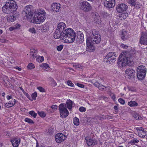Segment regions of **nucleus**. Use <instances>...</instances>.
Returning a JSON list of instances; mask_svg holds the SVG:
<instances>
[{"mask_svg": "<svg viewBox=\"0 0 147 147\" xmlns=\"http://www.w3.org/2000/svg\"><path fill=\"white\" fill-rule=\"evenodd\" d=\"M135 57V54L131 53H122L119 55L117 63L119 67H123L127 64L129 66L134 64L133 60Z\"/></svg>", "mask_w": 147, "mask_h": 147, "instance_id": "nucleus-1", "label": "nucleus"}, {"mask_svg": "<svg viewBox=\"0 0 147 147\" xmlns=\"http://www.w3.org/2000/svg\"><path fill=\"white\" fill-rule=\"evenodd\" d=\"M86 40L92 42L93 44L99 43L101 41L99 32L95 29L91 31L87 30L86 32Z\"/></svg>", "mask_w": 147, "mask_h": 147, "instance_id": "nucleus-2", "label": "nucleus"}, {"mask_svg": "<svg viewBox=\"0 0 147 147\" xmlns=\"http://www.w3.org/2000/svg\"><path fill=\"white\" fill-rule=\"evenodd\" d=\"M76 37V34L74 31L71 28L66 29L62 34L61 38L64 40V42L67 43L73 42Z\"/></svg>", "mask_w": 147, "mask_h": 147, "instance_id": "nucleus-3", "label": "nucleus"}, {"mask_svg": "<svg viewBox=\"0 0 147 147\" xmlns=\"http://www.w3.org/2000/svg\"><path fill=\"white\" fill-rule=\"evenodd\" d=\"M17 7L16 3L13 0H10L2 7V10L5 13H10L15 11Z\"/></svg>", "mask_w": 147, "mask_h": 147, "instance_id": "nucleus-4", "label": "nucleus"}, {"mask_svg": "<svg viewBox=\"0 0 147 147\" xmlns=\"http://www.w3.org/2000/svg\"><path fill=\"white\" fill-rule=\"evenodd\" d=\"M41 12H38L35 13L33 20V23L37 24L42 23L46 19V13L45 11L40 10Z\"/></svg>", "mask_w": 147, "mask_h": 147, "instance_id": "nucleus-5", "label": "nucleus"}, {"mask_svg": "<svg viewBox=\"0 0 147 147\" xmlns=\"http://www.w3.org/2000/svg\"><path fill=\"white\" fill-rule=\"evenodd\" d=\"M66 27L65 24L63 22H60L58 25L57 28L54 34V37L55 39L61 38L62 34L65 30L64 29Z\"/></svg>", "mask_w": 147, "mask_h": 147, "instance_id": "nucleus-6", "label": "nucleus"}, {"mask_svg": "<svg viewBox=\"0 0 147 147\" xmlns=\"http://www.w3.org/2000/svg\"><path fill=\"white\" fill-rule=\"evenodd\" d=\"M137 71L138 78L140 80H143L145 77L146 73L145 67L142 65L139 66L137 68Z\"/></svg>", "mask_w": 147, "mask_h": 147, "instance_id": "nucleus-7", "label": "nucleus"}, {"mask_svg": "<svg viewBox=\"0 0 147 147\" xmlns=\"http://www.w3.org/2000/svg\"><path fill=\"white\" fill-rule=\"evenodd\" d=\"M60 117L62 118H65L68 115L69 113L66 109L65 103L61 104L59 106Z\"/></svg>", "mask_w": 147, "mask_h": 147, "instance_id": "nucleus-8", "label": "nucleus"}, {"mask_svg": "<svg viewBox=\"0 0 147 147\" xmlns=\"http://www.w3.org/2000/svg\"><path fill=\"white\" fill-rule=\"evenodd\" d=\"M114 53L110 52L108 53L104 58V61L109 64L114 63L116 59V56Z\"/></svg>", "mask_w": 147, "mask_h": 147, "instance_id": "nucleus-9", "label": "nucleus"}, {"mask_svg": "<svg viewBox=\"0 0 147 147\" xmlns=\"http://www.w3.org/2000/svg\"><path fill=\"white\" fill-rule=\"evenodd\" d=\"M32 8V6L31 5L26 6L22 12V16L27 18H30L33 15Z\"/></svg>", "mask_w": 147, "mask_h": 147, "instance_id": "nucleus-10", "label": "nucleus"}, {"mask_svg": "<svg viewBox=\"0 0 147 147\" xmlns=\"http://www.w3.org/2000/svg\"><path fill=\"white\" fill-rule=\"evenodd\" d=\"M125 72L126 77L129 79L134 80L136 78L135 71L132 69H127L125 71Z\"/></svg>", "mask_w": 147, "mask_h": 147, "instance_id": "nucleus-11", "label": "nucleus"}, {"mask_svg": "<svg viewBox=\"0 0 147 147\" xmlns=\"http://www.w3.org/2000/svg\"><path fill=\"white\" fill-rule=\"evenodd\" d=\"M80 8L86 11H89L91 8L89 3L87 1H81L80 2Z\"/></svg>", "mask_w": 147, "mask_h": 147, "instance_id": "nucleus-12", "label": "nucleus"}, {"mask_svg": "<svg viewBox=\"0 0 147 147\" xmlns=\"http://www.w3.org/2000/svg\"><path fill=\"white\" fill-rule=\"evenodd\" d=\"M115 0H105L104 1V4L105 6L108 8L113 7L115 5Z\"/></svg>", "mask_w": 147, "mask_h": 147, "instance_id": "nucleus-13", "label": "nucleus"}, {"mask_svg": "<svg viewBox=\"0 0 147 147\" xmlns=\"http://www.w3.org/2000/svg\"><path fill=\"white\" fill-rule=\"evenodd\" d=\"M139 42L141 44L147 45V32L146 31L142 32Z\"/></svg>", "mask_w": 147, "mask_h": 147, "instance_id": "nucleus-14", "label": "nucleus"}, {"mask_svg": "<svg viewBox=\"0 0 147 147\" xmlns=\"http://www.w3.org/2000/svg\"><path fill=\"white\" fill-rule=\"evenodd\" d=\"M127 8L128 6L126 5L124 3H121L117 5L116 9L118 12L121 13L126 11Z\"/></svg>", "mask_w": 147, "mask_h": 147, "instance_id": "nucleus-15", "label": "nucleus"}, {"mask_svg": "<svg viewBox=\"0 0 147 147\" xmlns=\"http://www.w3.org/2000/svg\"><path fill=\"white\" fill-rule=\"evenodd\" d=\"M66 138V136L61 133L56 134L55 137L56 142L59 143L64 141Z\"/></svg>", "mask_w": 147, "mask_h": 147, "instance_id": "nucleus-16", "label": "nucleus"}, {"mask_svg": "<svg viewBox=\"0 0 147 147\" xmlns=\"http://www.w3.org/2000/svg\"><path fill=\"white\" fill-rule=\"evenodd\" d=\"M92 42L86 40V50L90 52H93L95 50V47L92 44Z\"/></svg>", "mask_w": 147, "mask_h": 147, "instance_id": "nucleus-17", "label": "nucleus"}, {"mask_svg": "<svg viewBox=\"0 0 147 147\" xmlns=\"http://www.w3.org/2000/svg\"><path fill=\"white\" fill-rule=\"evenodd\" d=\"M20 141V139L19 138H15L11 139V140L13 147H18Z\"/></svg>", "mask_w": 147, "mask_h": 147, "instance_id": "nucleus-18", "label": "nucleus"}, {"mask_svg": "<svg viewBox=\"0 0 147 147\" xmlns=\"http://www.w3.org/2000/svg\"><path fill=\"white\" fill-rule=\"evenodd\" d=\"M60 4L58 3L53 4L51 5V9L53 11L58 12L61 9Z\"/></svg>", "mask_w": 147, "mask_h": 147, "instance_id": "nucleus-19", "label": "nucleus"}, {"mask_svg": "<svg viewBox=\"0 0 147 147\" xmlns=\"http://www.w3.org/2000/svg\"><path fill=\"white\" fill-rule=\"evenodd\" d=\"M85 139L86 141L87 144L88 146H94L97 144V141L95 140L92 139H88L86 138H85Z\"/></svg>", "mask_w": 147, "mask_h": 147, "instance_id": "nucleus-20", "label": "nucleus"}, {"mask_svg": "<svg viewBox=\"0 0 147 147\" xmlns=\"http://www.w3.org/2000/svg\"><path fill=\"white\" fill-rule=\"evenodd\" d=\"M84 40V36L83 33L78 34L76 39V42L77 44L82 43Z\"/></svg>", "mask_w": 147, "mask_h": 147, "instance_id": "nucleus-21", "label": "nucleus"}, {"mask_svg": "<svg viewBox=\"0 0 147 147\" xmlns=\"http://www.w3.org/2000/svg\"><path fill=\"white\" fill-rule=\"evenodd\" d=\"M121 35L122 39L123 40H125L127 39L128 36L127 32L124 30H122Z\"/></svg>", "mask_w": 147, "mask_h": 147, "instance_id": "nucleus-22", "label": "nucleus"}, {"mask_svg": "<svg viewBox=\"0 0 147 147\" xmlns=\"http://www.w3.org/2000/svg\"><path fill=\"white\" fill-rule=\"evenodd\" d=\"M65 104L66 105V107H67L69 110H70L72 109L73 102L71 100H67L66 104Z\"/></svg>", "mask_w": 147, "mask_h": 147, "instance_id": "nucleus-23", "label": "nucleus"}, {"mask_svg": "<svg viewBox=\"0 0 147 147\" xmlns=\"http://www.w3.org/2000/svg\"><path fill=\"white\" fill-rule=\"evenodd\" d=\"M15 102L16 100L15 99H12L11 102L9 103L8 104L6 103L5 105V106L7 108L12 107L14 105Z\"/></svg>", "mask_w": 147, "mask_h": 147, "instance_id": "nucleus-24", "label": "nucleus"}, {"mask_svg": "<svg viewBox=\"0 0 147 147\" xmlns=\"http://www.w3.org/2000/svg\"><path fill=\"white\" fill-rule=\"evenodd\" d=\"M16 16H7V20L9 22H12L15 21L16 19Z\"/></svg>", "mask_w": 147, "mask_h": 147, "instance_id": "nucleus-25", "label": "nucleus"}, {"mask_svg": "<svg viewBox=\"0 0 147 147\" xmlns=\"http://www.w3.org/2000/svg\"><path fill=\"white\" fill-rule=\"evenodd\" d=\"M95 16L94 17V22L97 23L98 24L100 22L101 19L100 16L98 14L97 15H95Z\"/></svg>", "mask_w": 147, "mask_h": 147, "instance_id": "nucleus-26", "label": "nucleus"}, {"mask_svg": "<svg viewBox=\"0 0 147 147\" xmlns=\"http://www.w3.org/2000/svg\"><path fill=\"white\" fill-rule=\"evenodd\" d=\"M128 105L131 107H135L137 106L138 104L135 101H131L128 102Z\"/></svg>", "mask_w": 147, "mask_h": 147, "instance_id": "nucleus-27", "label": "nucleus"}, {"mask_svg": "<svg viewBox=\"0 0 147 147\" xmlns=\"http://www.w3.org/2000/svg\"><path fill=\"white\" fill-rule=\"evenodd\" d=\"M49 80L51 82V86H55L57 85V83L52 78H49Z\"/></svg>", "mask_w": 147, "mask_h": 147, "instance_id": "nucleus-28", "label": "nucleus"}, {"mask_svg": "<svg viewBox=\"0 0 147 147\" xmlns=\"http://www.w3.org/2000/svg\"><path fill=\"white\" fill-rule=\"evenodd\" d=\"M36 60L39 62H42L44 60V57L43 56H38L36 57Z\"/></svg>", "mask_w": 147, "mask_h": 147, "instance_id": "nucleus-29", "label": "nucleus"}, {"mask_svg": "<svg viewBox=\"0 0 147 147\" xmlns=\"http://www.w3.org/2000/svg\"><path fill=\"white\" fill-rule=\"evenodd\" d=\"M74 124L76 125H78L79 124V119L77 117H75L74 119Z\"/></svg>", "mask_w": 147, "mask_h": 147, "instance_id": "nucleus-30", "label": "nucleus"}, {"mask_svg": "<svg viewBox=\"0 0 147 147\" xmlns=\"http://www.w3.org/2000/svg\"><path fill=\"white\" fill-rule=\"evenodd\" d=\"M38 113L42 117H44L46 116V113L43 111H38Z\"/></svg>", "mask_w": 147, "mask_h": 147, "instance_id": "nucleus-31", "label": "nucleus"}, {"mask_svg": "<svg viewBox=\"0 0 147 147\" xmlns=\"http://www.w3.org/2000/svg\"><path fill=\"white\" fill-rule=\"evenodd\" d=\"M29 114L34 118L36 117L37 115V113H36L34 111H29Z\"/></svg>", "mask_w": 147, "mask_h": 147, "instance_id": "nucleus-32", "label": "nucleus"}, {"mask_svg": "<svg viewBox=\"0 0 147 147\" xmlns=\"http://www.w3.org/2000/svg\"><path fill=\"white\" fill-rule=\"evenodd\" d=\"M40 66L43 68H45V69H47L49 67L48 64L46 63H42L40 65Z\"/></svg>", "mask_w": 147, "mask_h": 147, "instance_id": "nucleus-33", "label": "nucleus"}, {"mask_svg": "<svg viewBox=\"0 0 147 147\" xmlns=\"http://www.w3.org/2000/svg\"><path fill=\"white\" fill-rule=\"evenodd\" d=\"M25 121L30 124H33L34 123V121L32 119L27 118L25 119Z\"/></svg>", "mask_w": 147, "mask_h": 147, "instance_id": "nucleus-34", "label": "nucleus"}, {"mask_svg": "<svg viewBox=\"0 0 147 147\" xmlns=\"http://www.w3.org/2000/svg\"><path fill=\"white\" fill-rule=\"evenodd\" d=\"M27 67L30 69H34L35 66L34 65L31 63H29L27 66Z\"/></svg>", "mask_w": 147, "mask_h": 147, "instance_id": "nucleus-35", "label": "nucleus"}, {"mask_svg": "<svg viewBox=\"0 0 147 147\" xmlns=\"http://www.w3.org/2000/svg\"><path fill=\"white\" fill-rule=\"evenodd\" d=\"M142 5L141 4L138 3V2L137 3H136L134 6L137 9H139L141 8L142 7Z\"/></svg>", "mask_w": 147, "mask_h": 147, "instance_id": "nucleus-36", "label": "nucleus"}, {"mask_svg": "<svg viewBox=\"0 0 147 147\" xmlns=\"http://www.w3.org/2000/svg\"><path fill=\"white\" fill-rule=\"evenodd\" d=\"M73 67L76 68L82 69V66L79 63H75L73 65Z\"/></svg>", "mask_w": 147, "mask_h": 147, "instance_id": "nucleus-37", "label": "nucleus"}, {"mask_svg": "<svg viewBox=\"0 0 147 147\" xmlns=\"http://www.w3.org/2000/svg\"><path fill=\"white\" fill-rule=\"evenodd\" d=\"M54 131V130L53 129V128H49L47 130V132H48V133H49V134H52L53 133Z\"/></svg>", "mask_w": 147, "mask_h": 147, "instance_id": "nucleus-38", "label": "nucleus"}, {"mask_svg": "<svg viewBox=\"0 0 147 147\" xmlns=\"http://www.w3.org/2000/svg\"><path fill=\"white\" fill-rule=\"evenodd\" d=\"M139 141L137 139H134L131 140L129 142L130 144H135V143H138L139 142Z\"/></svg>", "mask_w": 147, "mask_h": 147, "instance_id": "nucleus-39", "label": "nucleus"}, {"mask_svg": "<svg viewBox=\"0 0 147 147\" xmlns=\"http://www.w3.org/2000/svg\"><path fill=\"white\" fill-rule=\"evenodd\" d=\"M29 31L32 33H35L36 32L35 29L33 28H30L29 29Z\"/></svg>", "mask_w": 147, "mask_h": 147, "instance_id": "nucleus-40", "label": "nucleus"}, {"mask_svg": "<svg viewBox=\"0 0 147 147\" xmlns=\"http://www.w3.org/2000/svg\"><path fill=\"white\" fill-rule=\"evenodd\" d=\"M37 96V94L36 92H34L31 95L32 98L33 100H35L36 97Z\"/></svg>", "mask_w": 147, "mask_h": 147, "instance_id": "nucleus-41", "label": "nucleus"}, {"mask_svg": "<svg viewBox=\"0 0 147 147\" xmlns=\"http://www.w3.org/2000/svg\"><path fill=\"white\" fill-rule=\"evenodd\" d=\"M37 88L41 92H45V90L42 87L39 86L37 87Z\"/></svg>", "mask_w": 147, "mask_h": 147, "instance_id": "nucleus-42", "label": "nucleus"}, {"mask_svg": "<svg viewBox=\"0 0 147 147\" xmlns=\"http://www.w3.org/2000/svg\"><path fill=\"white\" fill-rule=\"evenodd\" d=\"M136 0H129V3L132 5L134 6L135 4Z\"/></svg>", "mask_w": 147, "mask_h": 147, "instance_id": "nucleus-43", "label": "nucleus"}, {"mask_svg": "<svg viewBox=\"0 0 147 147\" xmlns=\"http://www.w3.org/2000/svg\"><path fill=\"white\" fill-rule=\"evenodd\" d=\"M36 54H31L30 55V58L32 60L34 59L36 57Z\"/></svg>", "mask_w": 147, "mask_h": 147, "instance_id": "nucleus-44", "label": "nucleus"}, {"mask_svg": "<svg viewBox=\"0 0 147 147\" xmlns=\"http://www.w3.org/2000/svg\"><path fill=\"white\" fill-rule=\"evenodd\" d=\"M79 111L80 112H85L86 111V109L83 107H80L79 109Z\"/></svg>", "mask_w": 147, "mask_h": 147, "instance_id": "nucleus-45", "label": "nucleus"}, {"mask_svg": "<svg viewBox=\"0 0 147 147\" xmlns=\"http://www.w3.org/2000/svg\"><path fill=\"white\" fill-rule=\"evenodd\" d=\"M98 88L99 89L101 90H105L106 89V88L105 87L102 85H100L99 87H98Z\"/></svg>", "mask_w": 147, "mask_h": 147, "instance_id": "nucleus-46", "label": "nucleus"}, {"mask_svg": "<svg viewBox=\"0 0 147 147\" xmlns=\"http://www.w3.org/2000/svg\"><path fill=\"white\" fill-rule=\"evenodd\" d=\"M136 129L138 131H141L143 132L144 134H145V131H144V129L142 127H140V128H139L138 127H136Z\"/></svg>", "mask_w": 147, "mask_h": 147, "instance_id": "nucleus-47", "label": "nucleus"}, {"mask_svg": "<svg viewBox=\"0 0 147 147\" xmlns=\"http://www.w3.org/2000/svg\"><path fill=\"white\" fill-rule=\"evenodd\" d=\"M119 102L121 104L124 105L125 103V101L122 98H120L118 99Z\"/></svg>", "mask_w": 147, "mask_h": 147, "instance_id": "nucleus-48", "label": "nucleus"}, {"mask_svg": "<svg viewBox=\"0 0 147 147\" xmlns=\"http://www.w3.org/2000/svg\"><path fill=\"white\" fill-rule=\"evenodd\" d=\"M63 46L62 45H60L57 47V49L59 51H61L63 48Z\"/></svg>", "mask_w": 147, "mask_h": 147, "instance_id": "nucleus-49", "label": "nucleus"}, {"mask_svg": "<svg viewBox=\"0 0 147 147\" xmlns=\"http://www.w3.org/2000/svg\"><path fill=\"white\" fill-rule=\"evenodd\" d=\"M67 84L68 85L72 87H74V84H73L70 81L68 80L67 81Z\"/></svg>", "mask_w": 147, "mask_h": 147, "instance_id": "nucleus-50", "label": "nucleus"}, {"mask_svg": "<svg viewBox=\"0 0 147 147\" xmlns=\"http://www.w3.org/2000/svg\"><path fill=\"white\" fill-rule=\"evenodd\" d=\"M120 46L121 47L125 49H127L128 47L127 45H125L123 44H121Z\"/></svg>", "mask_w": 147, "mask_h": 147, "instance_id": "nucleus-51", "label": "nucleus"}, {"mask_svg": "<svg viewBox=\"0 0 147 147\" xmlns=\"http://www.w3.org/2000/svg\"><path fill=\"white\" fill-rule=\"evenodd\" d=\"M51 108L54 111H56L57 108V107L56 105H53L51 106Z\"/></svg>", "mask_w": 147, "mask_h": 147, "instance_id": "nucleus-52", "label": "nucleus"}, {"mask_svg": "<svg viewBox=\"0 0 147 147\" xmlns=\"http://www.w3.org/2000/svg\"><path fill=\"white\" fill-rule=\"evenodd\" d=\"M14 27L15 29H19L20 27V25L18 24H16V25L14 26Z\"/></svg>", "mask_w": 147, "mask_h": 147, "instance_id": "nucleus-53", "label": "nucleus"}, {"mask_svg": "<svg viewBox=\"0 0 147 147\" xmlns=\"http://www.w3.org/2000/svg\"><path fill=\"white\" fill-rule=\"evenodd\" d=\"M128 88L129 90L131 91L134 92L135 91H136V89H135L134 88L132 87H128Z\"/></svg>", "mask_w": 147, "mask_h": 147, "instance_id": "nucleus-54", "label": "nucleus"}, {"mask_svg": "<svg viewBox=\"0 0 147 147\" xmlns=\"http://www.w3.org/2000/svg\"><path fill=\"white\" fill-rule=\"evenodd\" d=\"M77 85L78 86L81 88H84V85L79 83H77Z\"/></svg>", "mask_w": 147, "mask_h": 147, "instance_id": "nucleus-55", "label": "nucleus"}, {"mask_svg": "<svg viewBox=\"0 0 147 147\" xmlns=\"http://www.w3.org/2000/svg\"><path fill=\"white\" fill-rule=\"evenodd\" d=\"M94 85L95 86L98 87H98L100 85V84L97 82H96L94 84Z\"/></svg>", "mask_w": 147, "mask_h": 147, "instance_id": "nucleus-56", "label": "nucleus"}, {"mask_svg": "<svg viewBox=\"0 0 147 147\" xmlns=\"http://www.w3.org/2000/svg\"><path fill=\"white\" fill-rule=\"evenodd\" d=\"M36 51L34 49H31L30 53L31 54H34L36 53Z\"/></svg>", "mask_w": 147, "mask_h": 147, "instance_id": "nucleus-57", "label": "nucleus"}, {"mask_svg": "<svg viewBox=\"0 0 147 147\" xmlns=\"http://www.w3.org/2000/svg\"><path fill=\"white\" fill-rule=\"evenodd\" d=\"M144 134H142V133H139V136L140 137H142L143 138H144L146 136V134L145 133Z\"/></svg>", "mask_w": 147, "mask_h": 147, "instance_id": "nucleus-58", "label": "nucleus"}, {"mask_svg": "<svg viewBox=\"0 0 147 147\" xmlns=\"http://www.w3.org/2000/svg\"><path fill=\"white\" fill-rule=\"evenodd\" d=\"M24 94L28 98H30V96L28 94V93L25 92L24 93Z\"/></svg>", "mask_w": 147, "mask_h": 147, "instance_id": "nucleus-59", "label": "nucleus"}, {"mask_svg": "<svg viewBox=\"0 0 147 147\" xmlns=\"http://www.w3.org/2000/svg\"><path fill=\"white\" fill-rule=\"evenodd\" d=\"M15 28L14 27V26H13V27H10L9 28V30L10 31H12L13 30H15Z\"/></svg>", "mask_w": 147, "mask_h": 147, "instance_id": "nucleus-60", "label": "nucleus"}, {"mask_svg": "<svg viewBox=\"0 0 147 147\" xmlns=\"http://www.w3.org/2000/svg\"><path fill=\"white\" fill-rule=\"evenodd\" d=\"M6 40L5 39H0V41L2 43L6 42Z\"/></svg>", "mask_w": 147, "mask_h": 147, "instance_id": "nucleus-61", "label": "nucleus"}, {"mask_svg": "<svg viewBox=\"0 0 147 147\" xmlns=\"http://www.w3.org/2000/svg\"><path fill=\"white\" fill-rule=\"evenodd\" d=\"M7 99L8 100H9L11 99H12V97L11 96H7Z\"/></svg>", "mask_w": 147, "mask_h": 147, "instance_id": "nucleus-62", "label": "nucleus"}, {"mask_svg": "<svg viewBox=\"0 0 147 147\" xmlns=\"http://www.w3.org/2000/svg\"><path fill=\"white\" fill-rule=\"evenodd\" d=\"M134 117L136 120H138L139 119V116L138 115H136Z\"/></svg>", "mask_w": 147, "mask_h": 147, "instance_id": "nucleus-63", "label": "nucleus"}, {"mask_svg": "<svg viewBox=\"0 0 147 147\" xmlns=\"http://www.w3.org/2000/svg\"><path fill=\"white\" fill-rule=\"evenodd\" d=\"M114 109L115 110H117L118 109V107L117 106L115 105L114 107Z\"/></svg>", "mask_w": 147, "mask_h": 147, "instance_id": "nucleus-64", "label": "nucleus"}]
</instances>
